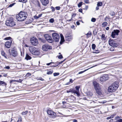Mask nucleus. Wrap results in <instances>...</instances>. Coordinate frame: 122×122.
<instances>
[{
  "mask_svg": "<svg viewBox=\"0 0 122 122\" xmlns=\"http://www.w3.org/2000/svg\"><path fill=\"white\" fill-rule=\"evenodd\" d=\"M73 80H72V79H70V82H71V83H72L73 82Z\"/></svg>",
  "mask_w": 122,
  "mask_h": 122,
  "instance_id": "nucleus-53",
  "label": "nucleus"
},
{
  "mask_svg": "<svg viewBox=\"0 0 122 122\" xmlns=\"http://www.w3.org/2000/svg\"><path fill=\"white\" fill-rule=\"evenodd\" d=\"M27 16V13L24 11H20L18 15H16V20L19 21H23L26 18Z\"/></svg>",
  "mask_w": 122,
  "mask_h": 122,
  "instance_id": "nucleus-1",
  "label": "nucleus"
},
{
  "mask_svg": "<svg viewBox=\"0 0 122 122\" xmlns=\"http://www.w3.org/2000/svg\"><path fill=\"white\" fill-rule=\"evenodd\" d=\"M96 20V19L95 18H92V19L91 20V21L92 22H94Z\"/></svg>",
  "mask_w": 122,
  "mask_h": 122,
  "instance_id": "nucleus-37",
  "label": "nucleus"
},
{
  "mask_svg": "<svg viewBox=\"0 0 122 122\" xmlns=\"http://www.w3.org/2000/svg\"><path fill=\"white\" fill-rule=\"evenodd\" d=\"M98 6H97L96 7V10H97L99 9V8Z\"/></svg>",
  "mask_w": 122,
  "mask_h": 122,
  "instance_id": "nucleus-63",
  "label": "nucleus"
},
{
  "mask_svg": "<svg viewBox=\"0 0 122 122\" xmlns=\"http://www.w3.org/2000/svg\"><path fill=\"white\" fill-rule=\"evenodd\" d=\"M71 28H75V27L74 25H72L71 26Z\"/></svg>",
  "mask_w": 122,
  "mask_h": 122,
  "instance_id": "nucleus-57",
  "label": "nucleus"
},
{
  "mask_svg": "<svg viewBox=\"0 0 122 122\" xmlns=\"http://www.w3.org/2000/svg\"><path fill=\"white\" fill-rule=\"evenodd\" d=\"M27 1V0H19V2H22L24 3L26 2Z\"/></svg>",
  "mask_w": 122,
  "mask_h": 122,
  "instance_id": "nucleus-27",
  "label": "nucleus"
},
{
  "mask_svg": "<svg viewBox=\"0 0 122 122\" xmlns=\"http://www.w3.org/2000/svg\"><path fill=\"white\" fill-rule=\"evenodd\" d=\"M42 15V14H39V15H38V17L39 18L41 17V16Z\"/></svg>",
  "mask_w": 122,
  "mask_h": 122,
  "instance_id": "nucleus-60",
  "label": "nucleus"
},
{
  "mask_svg": "<svg viewBox=\"0 0 122 122\" xmlns=\"http://www.w3.org/2000/svg\"><path fill=\"white\" fill-rule=\"evenodd\" d=\"M72 93H74L75 94H76L78 97L79 96V92H78L76 90H75L72 89Z\"/></svg>",
  "mask_w": 122,
  "mask_h": 122,
  "instance_id": "nucleus-19",
  "label": "nucleus"
},
{
  "mask_svg": "<svg viewBox=\"0 0 122 122\" xmlns=\"http://www.w3.org/2000/svg\"><path fill=\"white\" fill-rule=\"evenodd\" d=\"M51 8L52 9V11H53L55 10V9L54 8H53V7H51Z\"/></svg>",
  "mask_w": 122,
  "mask_h": 122,
  "instance_id": "nucleus-59",
  "label": "nucleus"
},
{
  "mask_svg": "<svg viewBox=\"0 0 122 122\" xmlns=\"http://www.w3.org/2000/svg\"><path fill=\"white\" fill-rule=\"evenodd\" d=\"M114 47H115L112 46L110 48V50L111 51H114L115 48Z\"/></svg>",
  "mask_w": 122,
  "mask_h": 122,
  "instance_id": "nucleus-25",
  "label": "nucleus"
},
{
  "mask_svg": "<svg viewBox=\"0 0 122 122\" xmlns=\"http://www.w3.org/2000/svg\"><path fill=\"white\" fill-rule=\"evenodd\" d=\"M11 38V37H7L5 38L4 39L5 40H10Z\"/></svg>",
  "mask_w": 122,
  "mask_h": 122,
  "instance_id": "nucleus-39",
  "label": "nucleus"
},
{
  "mask_svg": "<svg viewBox=\"0 0 122 122\" xmlns=\"http://www.w3.org/2000/svg\"><path fill=\"white\" fill-rule=\"evenodd\" d=\"M53 71L52 70L51 71H49L47 72V74H52L53 73Z\"/></svg>",
  "mask_w": 122,
  "mask_h": 122,
  "instance_id": "nucleus-32",
  "label": "nucleus"
},
{
  "mask_svg": "<svg viewBox=\"0 0 122 122\" xmlns=\"http://www.w3.org/2000/svg\"><path fill=\"white\" fill-rule=\"evenodd\" d=\"M56 8L57 10H59L60 9V7H56Z\"/></svg>",
  "mask_w": 122,
  "mask_h": 122,
  "instance_id": "nucleus-48",
  "label": "nucleus"
},
{
  "mask_svg": "<svg viewBox=\"0 0 122 122\" xmlns=\"http://www.w3.org/2000/svg\"><path fill=\"white\" fill-rule=\"evenodd\" d=\"M29 50L32 54L36 56L39 55L40 53L39 49L35 47L33 48L32 47H30Z\"/></svg>",
  "mask_w": 122,
  "mask_h": 122,
  "instance_id": "nucleus-3",
  "label": "nucleus"
},
{
  "mask_svg": "<svg viewBox=\"0 0 122 122\" xmlns=\"http://www.w3.org/2000/svg\"><path fill=\"white\" fill-rule=\"evenodd\" d=\"M102 3L101 2H99L97 4V5L98 6H101L102 5Z\"/></svg>",
  "mask_w": 122,
  "mask_h": 122,
  "instance_id": "nucleus-26",
  "label": "nucleus"
},
{
  "mask_svg": "<svg viewBox=\"0 0 122 122\" xmlns=\"http://www.w3.org/2000/svg\"><path fill=\"white\" fill-rule=\"evenodd\" d=\"M63 61H61L60 62H59L57 64V65H59V64H61V63H62Z\"/></svg>",
  "mask_w": 122,
  "mask_h": 122,
  "instance_id": "nucleus-56",
  "label": "nucleus"
},
{
  "mask_svg": "<svg viewBox=\"0 0 122 122\" xmlns=\"http://www.w3.org/2000/svg\"><path fill=\"white\" fill-rule=\"evenodd\" d=\"M82 2H81L80 3H79L78 4V7H80L82 5Z\"/></svg>",
  "mask_w": 122,
  "mask_h": 122,
  "instance_id": "nucleus-30",
  "label": "nucleus"
},
{
  "mask_svg": "<svg viewBox=\"0 0 122 122\" xmlns=\"http://www.w3.org/2000/svg\"><path fill=\"white\" fill-rule=\"evenodd\" d=\"M10 55H7L5 53L4 51H1V54L2 56H4L5 58L7 59L8 58H9L10 57V56L11 55V53L9 52V53Z\"/></svg>",
  "mask_w": 122,
  "mask_h": 122,
  "instance_id": "nucleus-15",
  "label": "nucleus"
},
{
  "mask_svg": "<svg viewBox=\"0 0 122 122\" xmlns=\"http://www.w3.org/2000/svg\"><path fill=\"white\" fill-rule=\"evenodd\" d=\"M76 24L77 25H79L80 24V23L78 21H77L76 22Z\"/></svg>",
  "mask_w": 122,
  "mask_h": 122,
  "instance_id": "nucleus-58",
  "label": "nucleus"
},
{
  "mask_svg": "<svg viewBox=\"0 0 122 122\" xmlns=\"http://www.w3.org/2000/svg\"><path fill=\"white\" fill-rule=\"evenodd\" d=\"M54 19L53 18H51L49 20V22L51 23H53L54 22Z\"/></svg>",
  "mask_w": 122,
  "mask_h": 122,
  "instance_id": "nucleus-22",
  "label": "nucleus"
},
{
  "mask_svg": "<svg viewBox=\"0 0 122 122\" xmlns=\"http://www.w3.org/2000/svg\"><path fill=\"white\" fill-rule=\"evenodd\" d=\"M47 112L49 117H55L56 116V114L55 113L52 111L48 110Z\"/></svg>",
  "mask_w": 122,
  "mask_h": 122,
  "instance_id": "nucleus-10",
  "label": "nucleus"
},
{
  "mask_svg": "<svg viewBox=\"0 0 122 122\" xmlns=\"http://www.w3.org/2000/svg\"><path fill=\"white\" fill-rule=\"evenodd\" d=\"M120 32V31L117 30H114L112 32L111 35L112 37L114 38L115 37V36L118 35V33Z\"/></svg>",
  "mask_w": 122,
  "mask_h": 122,
  "instance_id": "nucleus-12",
  "label": "nucleus"
},
{
  "mask_svg": "<svg viewBox=\"0 0 122 122\" xmlns=\"http://www.w3.org/2000/svg\"><path fill=\"white\" fill-rule=\"evenodd\" d=\"M107 23V22H104L102 24V25L104 26H106Z\"/></svg>",
  "mask_w": 122,
  "mask_h": 122,
  "instance_id": "nucleus-36",
  "label": "nucleus"
},
{
  "mask_svg": "<svg viewBox=\"0 0 122 122\" xmlns=\"http://www.w3.org/2000/svg\"><path fill=\"white\" fill-rule=\"evenodd\" d=\"M86 35L87 38H88L91 36L92 35V33L91 32H89L86 34Z\"/></svg>",
  "mask_w": 122,
  "mask_h": 122,
  "instance_id": "nucleus-23",
  "label": "nucleus"
},
{
  "mask_svg": "<svg viewBox=\"0 0 122 122\" xmlns=\"http://www.w3.org/2000/svg\"><path fill=\"white\" fill-rule=\"evenodd\" d=\"M4 68V69L5 68V69H9L10 68V67L9 66H5V67Z\"/></svg>",
  "mask_w": 122,
  "mask_h": 122,
  "instance_id": "nucleus-45",
  "label": "nucleus"
},
{
  "mask_svg": "<svg viewBox=\"0 0 122 122\" xmlns=\"http://www.w3.org/2000/svg\"><path fill=\"white\" fill-rule=\"evenodd\" d=\"M5 24L7 26L10 27L14 26L15 25V22L11 20H7L6 21Z\"/></svg>",
  "mask_w": 122,
  "mask_h": 122,
  "instance_id": "nucleus-5",
  "label": "nucleus"
},
{
  "mask_svg": "<svg viewBox=\"0 0 122 122\" xmlns=\"http://www.w3.org/2000/svg\"><path fill=\"white\" fill-rule=\"evenodd\" d=\"M52 35L54 41L55 42H58L60 39V36L59 34L56 33H54L52 34Z\"/></svg>",
  "mask_w": 122,
  "mask_h": 122,
  "instance_id": "nucleus-6",
  "label": "nucleus"
},
{
  "mask_svg": "<svg viewBox=\"0 0 122 122\" xmlns=\"http://www.w3.org/2000/svg\"><path fill=\"white\" fill-rule=\"evenodd\" d=\"M72 89H70V90H68L66 91V92L67 93H69L70 92H72Z\"/></svg>",
  "mask_w": 122,
  "mask_h": 122,
  "instance_id": "nucleus-38",
  "label": "nucleus"
},
{
  "mask_svg": "<svg viewBox=\"0 0 122 122\" xmlns=\"http://www.w3.org/2000/svg\"><path fill=\"white\" fill-rule=\"evenodd\" d=\"M12 43V41L11 40L6 42L5 43V47L7 48H10V47Z\"/></svg>",
  "mask_w": 122,
  "mask_h": 122,
  "instance_id": "nucleus-14",
  "label": "nucleus"
},
{
  "mask_svg": "<svg viewBox=\"0 0 122 122\" xmlns=\"http://www.w3.org/2000/svg\"><path fill=\"white\" fill-rule=\"evenodd\" d=\"M109 122H116L113 121V120L111 119L109 121Z\"/></svg>",
  "mask_w": 122,
  "mask_h": 122,
  "instance_id": "nucleus-52",
  "label": "nucleus"
},
{
  "mask_svg": "<svg viewBox=\"0 0 122 122\" xmlns=\"http://www.w3.org/2000/svg\"><path fill=\"white\" fill-rule=\"evenodd\" d=\"M102 39L105 40L106 39V37H105V35L104 34H102L101 36Z\"/></svg>",
  "mask_w": 122,
  "mask_h": 122,
  "instance_id": "nucleus-24",
  "label": "nucleus"
},
{
  "mask_svg": "<svg viewBox=\"0 0 122 122\" xmlns=\"http://www.w3.org/2000/svg\"><path fill=\"white\" fill-rule=\"evenodd\" d=\"M31 75V74L30 73H28L26 75V76H29Z\"/></svg>",
  "mask_w": 122,
  "mask_h": 122,
  "instance_id": "nucleus-49",
  "label": "nucleus"
},
{
  "mask_svg": "<svg viewBox=\"0 0 122 122\" xmlns=\"http://www.w3.org/2000/svg\"><path fill=\"white\" fill-rule=\"evenodd\" d=\"M75 88H76V91L79 92V90L80 87L79 86H76Z\"/></svg>",
  "mask_w": 122,
  "mask_h": 122,
  "instance_id": "nucleus-29",
  "label": "nucleus"
},
{
  "mask_svg": "<svg viewBox=\"0 0 122 122\" xmlns=\"http://www.w3.org/2000/svg\"><path fill=\"white\" fill-rule=\"evenodd\" d=\"M18 82V81H16V80H11L10 81V83H11L12 82Z\"/></svg>",
  "mask_w": 122,
  "mask_h": 122,
  "instance_id": "nucleus-31",
  "label": "nucleus"
},
{
  "mask_svg": "<svg viewBox=\"0 0 122 122\" xmlns=\"http://www.w3.org/2000/svg\"><path fill=\"white\" fill-rule=\"evenodd\" d=\"M23 80V79H20L19 80H16V81H18V82H21Z\"/></svg>",
  "mask_w": 122,
  "mask_h": 122,
  "instance_id": "nucleus-44",
  "label": "nucleus"
},
{
  "mask_svg": "<svg viewBox=\"0 0 122 122\" xmlns=\"http://www.w3.org/2000/svg\"><path fill=\"white\" fill-rule=\"evenodd\" d=\"M118 87L117 82H115L109 87L108 88V91L110 92H114L117 89Z\"/></svg>",
  "mask_w": 122,
  "mask_h": 122,
  "instance_id": "nucleus-2",
  "label": "nucleus"
},
{
  "mask_svg": "<svg viewBox=\"0 0 122 122\" xmlns=\"http://www.w3.org/2000/svg\"><path fill=\"white\" fill-rule=\"evenodd\" d=\"M88 70V69H87L86 70H85L84 71L80 72H79L78 73V74H81L82 73H83L85 71H86V70Z\"/></svg>",
  "mask_w": 122,
  "mask_h": 122,
  "instance_id": "nucleus-35",
  "label": "nucleus"
},
{
  "mask_svg": "<svg viewBox=\"0 0 122 122\" xmlns=\"http://www.w3.org/2000/svg\"><path fill=\"white\" fill-rule=\"evenodd\" d=\"M108 79L109 77L107 75H105L100 78V80L101 82H103L108 80Z\"/></svg>",
  "mask_w": 122,
  "mask_h": 122,
  "instance_id": "nucleus-13",
  "label": "nucleus"
},
{
  "mask_svg": "<svg viewBox=\"0 0 122 122\" xmlns=\"http://www.w3.org/2000/svg\"><path fill=\"white\" fill-rule=\"evenodd\" d=\"M15 4V3H14L12 4H10L9 5V7H12V6H13V5H14Z\"/></svg>",
  "mask_w": 122,
  "mask_h": 122,
  "instance_id": "nucleus-43",
  "label": "nucleus"
},
{
  "mask_svg": "<svg viewBox=\"0 0 122 122\" xmlns=\"http://www.w3.org/2000/svg\"><path fill=\"white\" fill-rule=\"evenodd\" d=\"M109 43L111 46L116 47L118 46V45L115 42V41L113 39H110L109 41Z\"/></svg>",
  "mask_w": 122,
  "mask_h": 122,
  "instance_id": "nucleus-8",
  "label": "nucleus"
},
{
  "mask_svg": "<svg viewBox=\"0 0 122 122\" xmlns=\"http://www.w3.org/2000/svg\"><path fill=\"white\" fill-rule=\"evenodd\" d=\"M92 48L93 49H95L96 47V45L94 44H93L92 45Z\"/></svg>",
  "mask_w": 122,
  "mask_h": 122,
  "instance_id": "nucleus-33",
  "label": "nucleus"
},
{
  "mask_svg": "<svg viewBox=\"0 0 122 122\" xmlns=\"http://www.w3.org/2000/svg\"><path fill=\"white\" fill-rule=\"evenodd\" d=\"M42 5L45 6L46 5L49 3V0H41Z\"/></svg>",
  "mask_w": 122,
  "mask_h": 122,
  "instance_id": "nucleus-16",
  "label": "nucleus"
},
{
  "mask_svg": "<svg viewBox=\"0 0 122 122\" xmlns=\"http://www.w3.org/2000/svg\"><path fill=\"white\" fill-rule=\"evenodd\" d=\"M93 84L97 93L98 94H100L101 92V86L96 81H95L93 82Z\"/></svg>",
  "mask_w": 122,
  "mask_h": 122,
  "instance_id": "nucleus-4",
  "label": "nucleus"
},
{
  "mask_svg": "<svg viewBox=\"0 0 122 122\" xmlns=\"http://www.w3.org/2000/svg\"><path fill=\"white\" fill-rule=\"evenodd\" d=\"M84 1L86 3L88 4L89 3L88 0H84Z\"/></svg>",
  "mask_w": 122,
  "mask_h": 122,
  "instance_id": "nucleus-42",
  "label": "nucleus"
},
{
  "mask_svg": "<svg viewBox=\"0 0 122 122\" xmlns=\"http://www.w3.org/2000/svg\"><path fill=\"white\" fill-rule=\"evenodd\" d=\"M79 11L82 13V10L81 9H79Z\"/></svg>",
  "mask_w": 122,
  "mask_h": 122,
  "instance_id": "nucleus-54",
  "label": "nucleus"
},
{
  "mask_svg": "<svg viewBox=\"0 0 122 122\" xmlns=\"http://www.w3.org/2000/svg\"><path fill=\"white\" fill-rule=\"evenodd\" d=\"M12 55L13 56H16L17 55V52L14 49H13L11 51Z\"/></svg>",
  "mask_w": 122,
  "mask_h": 122,
  "instance_id": "nucleus-17",
  "label": "nucleus"
},
{
  "mask_svg": "<svg viewBox=\"0 0 122 122\" xmlns=\"http://www.w3.org/2000/svg\"><path fill=\"white\" fill-rule=\"evenodd\" d=\"M73 122H77V120L76 119H74L73 120Z\"/></svg>",
  "mask_w": 122,
  "mask_h": 122,
  "instance_id": "nucleus-64",
  "label": "nucleus"
},
{
  "mask_svg": "<svg viewBox=\"0 0 122 122\" xmlns=\"http://www.w3.org/2000/svg\"><path fill=\"white\" fill-rule=\"evenodd\" d=\"M30 41L31 44L34 46L36 45L38 43L37 39L35 37H33L31 39Z\"/></svg>",
  "mask_w": 122,
  "mask_h": 122,
  "instance_id": "nucleus-9",
  "label": "nucleus"
},
{
  "mask_svg": "<svg viewBox=\"0 0 122 122\" xmlns=\"http://www.w3.org/2000/svg\"><path fill=\"white\" fill-rule=\"evenodd\" d=\"M22 120L21 117L19 118L17 122H21Z\"/></svg>",
  "mask_w": 122,
  "mask_h": 122,
  "instance_id": "nucleus-40",
  "label": "nucleus"
},
{
  "mask_svg": "<svg viewBox=\"0 0 122 122\" xmlns=\"http://www.w3.org/2000/svg\"><path fill=\"white\" fill-rule=\"evenodd\" d=\"M52 49V47L47 44H45L43 45L42 47V50L45 51H47L48 50L51 49Z\"/></svg>",
  "mask_w": 122,
  "mask_h": 122,
  "instance_id": "nucleus-7",
  "label": "nucleus"
},
{
  "mask_svg": "<svg viewBox=\"0 0 122 122\" xmlns=\"http://www.w3.org/2000/svg\"><path fill=\"white\" fill-rule=\"evenodd\" d=\"M110 15H111L113 16L115 15V13L114 12H112L110 13Z\"/></svg>",
  "mask_w": 122,
  "mask_h": 122,
  "instance_id": "nucleus-41",
  "label": "nucleus"
},
{
  "mask_svg": "<svg viewBox=\"0 0 122 122\" xmlns=\"http://www.w3.org/2000/svg\"><path fill=\"white\" fill-rule=\"evenodd\" d=\"M59 74L58 73H55L54 74V76H55L58 75Z\"/></svg>",
  "mask_w": 122,
  "mask_h": 122,
  "instance_id": "nucleus-47",
  "label": "nucleus"
},
{
  "mask_svg": "<svg viewBox=\"0 0 122 122\" xmlns=\"http://www.w3.org/2000/svg\"><path fill=\"white\" fill-rule=\"evenodd\" d=\"M39 79L43 81L44 80V79L42 78L41 77H40L39 78Z\"/></svg>",
  "mask_w": 122,
  "mask_h": 122,
  "instance_id": "nucleus-61",
  "label": "nucleus"
},
{
  "mask_svg": "<svg viewBox=\"0 0 122 122\" xmlns=\"http://www.w3.org/2000/svg\"><path fill=\"white\" fill-rule=\"evenodd\" d=\"M6 84L4 82L0 81V84L2 85L3 84L4 85H5Z\"/></svg>",
  "mask_w": 122,
  "mask_h": 122,
  "instance_id": "nucleus-34",
  "label": "nucleus"
},
{
  "mask_svg": "<svg viewBox=\"0 0 122 122\" xmlns=\"http://www.w3.org/2000/svg\"><path fill=\"white\" fill-rule=\"evenodd\" d=\"M31 58V57L28 54H26L25 59L27 60H30Z\"/></svg>",
  "mask_w": 122,
  "mask_h": 122,
  "instance_id": "nucleus-21",
  "label": "nucleus"
},
{
  "mask_svg": "<svg viewBox=\"0 0 122 122\" xmlns=\"http://www.w3.org/2000/svg\"><path fill=\"white\" fill-rule=\"evenodd\" d=\"M34 18L35 19H37L39 18L38 16L36 15H35L34 16Z\"/></svg>",
  "mask_w": 122,
  "mask_h": 122,
  "instance_id": "nucleus-51",
  "label": "nucleus"
},
{
  "mask_svg": "<svg viewBox=\"0 0 122 122\" xmlns=\"http://www.w3.org/2000/svg\"><path fill=\"white\" fill-rule=\"evenodd\" d=\"M115 116V115H112L111 116H110V118H112L114 117Z\"/></svg>",
  "mask_w": 122,
  "mask_h": 122,
  "instance_id": "nucleus-46",
  "label": "nucleus"
},
{
  "mask_svg": "<svg viewBox=\"0 0 122 122\" xmlns=\"http://www.w3.org/2000/svg\"><path fill=\"white\" fill-rule=\"evenodd\" d=\"M119 118V117H116L115 118V120H117L118 118Z\"/></svg>",
  "mask_w": 122,
  "mask_h": 122,
  "instance_id": "nucleus-62",
  "label": "nucleus"
},
{
  "mask_svg": "<svg viewBox=\"0 0 122 122\" xmlns=\"http://www.w3.org/2000/svg\"><path fill=\"white\" fill-rule=\"evenodd\" d=\"M60 35L61 38V41L60 42V43L61 44L64 41V40L63 35L62 34H61Z\"/></svg>",
  "mask_w": 122,
  "mask_h": 122,
  "instance_id": "nucleus-20",
  "label": "nucleus"
},
{
  "mask_svg": "<svg viewBox=\"0 0 122 122\" xmlns=\"http://www.w3.org/2000/svg\"><path fill=\"white\" fill-rule=\"evenodd\" d=\"M66 40L68 41L70 40L72 38L71 36L67 35L65 36Z\"/></svg>",
  "mask_w": 122,
  "mask_h": 122,
  "instance_id": "nucleus-18",
  "label": "nucleus"
},
{
  "mask_svg": "<svg viewBox=\"0 0 122 122\" xmlns=\"http://www.w3.org/2000/svg\"><path fill=\"white\" fill-rule=\"evenodd\" d=\"M63 57L62 55H60L58 56V58L59 59H61Z\"/></svg>",
  "mask_w": 122,
  "mask_h": 122,
  "instance_id": "nucleus-50",
  "label": "nucleus"
},
{
  "mask_svg": "<svg viewBox=\"0 0 122 122\" xmlns=\"http://www.w3.org/2000/svg\"><path fill=\"white\" fill-rule=\"evenodd\" d=\"M44 37L45 39L48 42L51 43L53 42V40L49 35H45Z\"/></svg>",
  "mask_w": 122,
  "mask_h": 122,
  "instance_id": "nucleus-11",
  "label": "nucleus"
},
{
  "mask_svg": "<svg viewBox=\"0 0 122 122\" xmlns=\"http://www.w3.org/2000/svg\"><path fill=\"white\" fill-rule=\"evenodd\" d=\"M28 113V112L27 111H26L25 112H23L21 114L22 115H26Z\"/></svg>",
  "mask_w": 122,
  "mask_h": 122,
  "instance_id": "nucleus-28",
  "label": "nucleus"
},
{
  "mask_svg": "<svg viewBox=\"0 0 122 122\" xmlns=\"http://www.w3.org/2000/svg\"><path fill=\"white\" fill-rule=\"evenodd\" d=\"M53 63H54L53 62H51L50 63H48L46 64V65L47 66H49V65Z\"/></svg>",
  "mask_w": 122,
  "mask_h": 122,
  "instance_id": "nucleus-55",
  "label": "nucleus"
}]
</instances>
